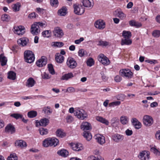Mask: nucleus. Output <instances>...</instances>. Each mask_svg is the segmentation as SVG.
I'll return each instance as SVG.
<instances>
[{
    "instance_id": "nucleus-1",
    "label": "nucleus",
    "mask_w": 160,
    "mask_h": 160,
    "mask_svg": "<svg viewBox=\"0 0 160 160\" xmlns=\"http://www.w3.org/2000/svg\"><path fill=\"white\" fill-rule=\"evenodd\" d=\"M59 140L56 138H48L43 142L42 145L45 147L56 146L59 143Z\"/></svg>"
},
{
    "instance_id": "nucleus-2",
    "label": "nucleus",
    "mask_w": 160,
    "mask_h": 160,
    "mask_svg": "<svg viewBox=\"0 0 160 160\" xmlns=\"http://www.w3.org/2000/svg\"><path fill=\"white\" fill-rule=\"evenodd\" d=\"M24 59L25 62L31 63L34 60L35 56L33 53L30 50H26L24 52Z\"/></svg>"
},
{
    "instance_id": "nucleus-3",
    "label": "nucleus",
    "mask_w": 160,
    "mask_h": 160,
    "mask_svg": "<svg viewBox=\"0 0 160 160\" xmlns=\"http://www.w3.org/2000/svg\"><path fill=\"white\" fill-rule=\"evenodd\" d=\"M74 114L78 118L82 120H83L88 116L87 114L85 111L79 108H75Z\"/></svg>"
},
{
    "instance_id": "nucleus-4",
    "label": "nucleus",
    "mask_w": 160,
    "mask_h": 160,
    "mask_svg": "<svg viewBox=\"0 0 160 160\" xmlns=\"http://www.w3.org/2000/svg\"><path fill=\"white\" fill-rule=\"evenodd\" d=\"M74 12L75 14L81 15L84 13V9L83 7L78 4H75L73 5Z\"/></svg>"
},
{
    "instance_id": "nucleus-5",
    "label": "nucleus",
    "mask_w": 160,
    "mask_h": 160,
    "mask_svg": "<svg viewBox=\"0 0 160 160\" xmlns=\"http://www.w3.org/2000/svg\"><path fill=\"white\" fill-rule=\"evenodd\" d=\"M120 74L123 77L129 79L133 76V73L129 69H123L120 71Z\"/></svg>"
},
{
    "instance_id": "nucleus-6",
    "label": "nucleus",
    "mask_w": 160,
    "mask_h": 160,
    "mask_svg": "<svg viewBox=\"0 0 160 160\" xmlns=\"http://www.w3.org/2000/svg\"><path fill=\"white\" fill-rule=\"evenodd\" d=\"M53 36L56 38H60L64 35L62 30L59 27H56L54 28L53 31Z\"/></svg>"
},
{
    "instance_id": "nucleus-7",
    "label": "nucleus",
    "mask_w": 160,
    "mask_h": 160,
    "mask_svg": "<svg viewBox=\"0 0 160 160\" xmlns=\"http://www.w3.org/2000/svg\"><path fill=\"white\" fill-rule=\"evenodd\" d=\"M66 64L68 68L73 69L76 67L77 63L73 58L69 57L67 59Z\"/></svg>"
},
{
    "instance_id": "nucleus-8",
    "label": "nucleus",
    "mask_w": 160,
    "mask_h": 160,
    "mask_svg": "<svg viewBox=\"0 0 160 160\" xmlns=\"http://www.w3.org/2000/svg\"><path fill=\"white\" fill-rule=\"evenodd\" d=\"M143 122L145 126H150L153 123V119L150 116L145 115L143 117Z\"/></svg>"
},
{
    "instance_id": "nucleus-9",
    "label": "nucleus",
    "mask_w": 160,
    "mask_h": 160,
    "mask_svg": "<svg viewBox=\"0 0 160 160\" xmlns=\"http://www.w3.org/2000/svg\"><path fill=\"white\" fill-rule=\"evenodd\" d=\"M98 61L104 65H108L110 62L109 59L103 54H100L98 57Z\"/></svg>"
},
{
    "instance_id": "nucleus-10",
    "label": "nucleus",
    "mask_w": 160,
    "mask_h": 160,
    "mask_svg": "<svg viewBox=\"0 0 160 160\" xmlns=\"http://www.w3.org/2000/svg\"><path fill=\"white\" fill-rule=\"evenodd\" d=\"M138 158L141 160H149L150 158V154L148 151H142L139 153Z\"/></svg>"
},
{
    "instance_id": "nucleus-11",
    "label": "nucleus",
    "mask_w": 160,
    "mask_h": 160,
    "mask_svg": "<svg viewBox=\"0 0 160 160\" xmlns=\"http://www.w3.org/2000/svg\"><path fill=\"white\" fill-rule=\"evenodd\" d=\"M40 29L39 27L34 23L31 26L30 32L31 33L34 35H37L40 32Z\"/></svg>"
},
{
    "instance_id": "nucleus-12",
    "label": "nucleus",
    "mask_w": 160,
    "mask_h": 160,
    "mask_svg": "<svg viewBox=\"0 0 160 160\" xmlns=\"http://www.w3.org/2000/svg\"><path fill=\"white\" fill-rule=\"evenodd\" d=\"M14 29L15 33L18 35H22L25 32L24 28V27L21 26H15Z\"/></svg>"
},
{
    "instance_id": "nucleus-13",
    "label": "nucleus",
    "mask_w": 160,
    "mask_h": 160,
    "mask_svg": "<svg viewBox=\"0 0 160 160\" xmlns=\"http://www.w3.org/2000/svg\"><path fill=\"white\" fill-rule=\"evenodd\" d=\"M47 61V58L45 57L42 56L41 59H39L36 62V64L38 67H42L46 65Z\"/></svg>"
},
{
    "instance_id": "nucleus-14",
    "label": "nucleus",
    "mask_w": 160,
    "mask_h": 160,
    "mask_svg": "<svg viewBox=\"0 0 160 160\" xmlns=\"http://www.w3.org/2000/svg\"><path fill=\"white\" fill-rule=\"evenodd\" d=\"M49 122V120L48 119L44 118L41 119L39 121H37L36 126L38 127L39 126L45 127L47 126Z\"/></svg>"
},
{
    "instance_id": "nucleus-15",
    "label": "nucleus",
    "mask_w": 160,
    "mask_h": 160,
    "mask_svg": "<svg viewBox=\"0 0 160 160\" xmlns=\"http://www.w3.org/2000/svg\"><path fill=\"white\" fill-rule=\"evenodd\" d=\"M97 142L101 145H102L105 142V137L102 135L97 134L94 136Z\"/></svg>"
},
{
    "instance_id": "nucleus-16",
    "label": "nucleus",
    "mask_w": 160,
    "mask_h": 160,
    "mask_svg": "<svg viewBox=\"0 0 160 160\" xmlns=\"http://www.w3.org/2000/svg\"><path fill=\"white\" fill-rule=\"evenodd\" d=\"M95 27L99 29H103L105 27V24L104 22L101 20L96 21L95 23Z\"/></svg>"
},
{
    "instance_id": "nucleus-17",
    "label": "nucleus",
    "mask_w": 160,
    "mask_h": 160,
    "mask_svg": "<svg viewBox=\"0 0 160 160\" xmlns=\"http://www.w3.org/2000/svg\"><path fill=\"white\" fill-rule=\"evenodd\" d=\"M72 149L76 151H81L83 149L82 144L80 143H72L71 144Z\"/></svg>"
},
{
    "instance_id": "nucleus-18",
    "label": "nucleus",
    "mask_w": 160,
    "mask_h": 160,
    "mask_svg": "<svg viewBox=\"0 0 160 160\" xmlns=\"http://www.w3.org/2000/svg\"><path fill=\"white\" fill-rule=\"evenodd\" d=\"M15 144L16 146L20 147L22 148H26L27 146L26 142L22 140H19L16 141Z\"/></svg>"
},
{
    "instance_id": "nucleus-19",
    "label": "nucleus",
    "mask_w": 160,
    "mask_h": 160,
    "mask_svg": "<svg viewBox=\"0 0 160 160\" xmlns=\"http://www.w3.org/2000/svg\"><path fill=\"white\" fill-rule=\"evenodd\" d=\"M81 128L84 132L91 129L92 127L91 124L88 122H83L81 125Z\"/></svg>"
},
{
    "instance_id": "nucleus-20",
    "label": "nucleus",
    "mask_w": 160,
    "mask_h": 160,
    "mask_svg": "<svg viewBox=\"0 0 160 160\" xmlns=\"http://www.w3.org/2000/svg\"><path fill=\"white\" fill-rule=\"evenodd\" d=\"M112 140L117 142H118L123 140L124 137L123 135L116 133L112 135Z\"/></svg>"
},
{
    "instance_id": "nucleus-21",
    "label": "nucleus",
    "mask_w": 160,
    "mask_h": 160,
    "mask_svg": "<svg viewBox=\"0 0 160 160\" xmlns=\"http://www.w3.org/2000/svg\"><path fill=\"white\" fill-rule=\"evenodd\" d=\"M132 124L137 129H139L141 127L142 124L138 119L135 118H133L131 120Z\"/></svg>"
},
{
    "instance_id": "nucleus-22",
    "label": "nucleus",
    "mask_w": 160,
    "mask_h": 160,
    "mask_svg": "<svg viewBox=\"0 0 160 160\" xmlns=\"http://www.w3.org/2000/svg\"><path fill=\"white\" fill-rule=\"evenodd\" d=\"M28 41L29 40L28 38H22L18 40L17 42L19 46L22 47L26 46Z\"/></svg>"
},
{
    "instance_id": "nucleus-23",
    "label": "nucleus",
    "mask_w": 160,
    "mask_h": 160,
    "mask_svg": "<svg viewBox=\"0 0 160 160\" xmlns=\"http://www.w3.org/2000/svg\"><path fill=\"white\" fill-rule=\"evenodd\" d=\"M5 131L6 132L12 134L15 132V129L14 127L11 124H8L5 127Z\"/></svg>"
},
{
    "instance_id": "nucleus-24",
    "label": "nucleus",
    "mask_w": 160,
    "mask_h": 160,
    "mask_svg": "<svg viewBox=\"0 0 160 160\" xmlns=\"http://www.w3.org/2000/svg\"><path fill=\"white\" fill-rule=\"evenodd\" d=\"M83 5L85 7L92 8L93 6L92 0H82Z\"/></svg>"
},
{
    "instance_id": "nucleus-25",
    "label": "nucleus",
    "mask_w": 160,
    "mask_h": 160,
    "mask_svg": "<svg viewBox=\"0 0 160 160\" xmlns=\"http://www.w3.org/2000/svg\"><path fill=\"white\" fill-rule=\"evenodd\" d=\"M36 82L33 78H29L27 80L26 83V86L28 88L33 87L36 84Z\"/></svg>"
},
{
    "instance_id": "nucleus-26",
    "label": "nucleus",
    "mask_w": 160,
    "mask_h": 160,
    "mask_svg": "<svg viewBox=\"0 0 160 160\" xmlns=\"http://www.w3.org/2000/svg\"><path fill=\"white\" fill-rule=\"evenodd\" d=\"M111 123L112 126L114 127H117L119 123V120L117 117H114L111 120Z\"/></svg>"
},
{
    "instance_id": "nucleus-27",
    "label": "nucleus",
    "mask_w": 160,
    "mask_h": 160,
    "mask_svg": "<svg viewBox=\"0 0 160 160\" xmlns=\"http://www.w3.org/2000/svg\"><path fill=\"white\" fill-rule=\"evenodd\" d=\"M96 119L98 121L106 125H108L109 124L108 121L102 117L97 116L96 117Z\"/></svg>"
},
{
    "instance_id": "nucleus-28",
    "label": "nucleus",
    "mask_w": 160,
    "mask_h": 160,
    "mask_svg": "<svg viewBox=\"0 0 160 160\" xmlns=\"http://www.w3.org/2000/svg\"><path fill=\"white\" fill-rule=\"evenodd\" d=\"M57 153L62 157H66L68 155V152L66 150L63 149L58 151Z\"/></svg>"
},
{
    "instance_id": "nucleus-29",
    "label": "nucleus",
    "mask_w": 160,
    "mask_h": 160,
    "mask_svg": "<svg viewBox=\"0 0 160 160\" xmlns=\"http://www.w3.org/2000/svg\"><path fill=\"white\" fill-rule=\"evenodd\" d=\"M129 24L131 26H134L136 28H139L142 26L141 23L136 22L134 20H132L129 21Z\"/></svg>"
},
{
    "instance_id": "nucleus-30",
    "label": "nucleus",
    "mask_w": 160,
    "mask_h": 160,
    "mask_svg": "<svg viewBox=\"0 0 160 160\" xmlns=\"http://www.w3.org/2000/svg\"><path fill=\"white\" fill-rule=\"evenodd\" d=\"M83 136L88 141H89L92 138L91 133L88 131L84 132Z\"/></svg>"
},
{
    "instance_id": "nucleus-31",
    "label": "nucleus",
    "mask_w": 160,
    "mask_h": 160,
    "mask_svg": "<svg viewBox=\"0 0 160 160\" xmlns=\"http://www.w3.org/2000/svg\"><path fill=\"white\" fill-rule=\"evenodd\" d=\"M67 9L66 7H63L58 11V14L61 16H64L67 13Z\"/></svg>"
},
{
    "instance_id": "nucleus-32",
    "label": "nucleus",
    "mask_w": 160,
    "mask_h": 160,
    "mask_svg": "<svg viewBox=\"0 0 160 160\" xmlns=\"http://www.w3.org/2000/svg\"><path fill=\"white\" fill-rule=\"evenodd\" d=\"M73 77V74L72 73H68V74H65L63 75L61 78V80H67Z\"/></svg>"
},
{
    "instance_id": "nucleus-33",
    "label": "nucleus",
    "mask_w": 160,
    "mask_h": 160,
    "mask_svg": "<svg viewBox=\"0 0 160 160\" xmlns=\"http://www.w3.org/2000/svg\"><path fill=\"white\" fill-rule=\"evenodd\" d=\"M132 43V40L130 39L124 38L122 40L121 45H129L131 44Z\"/></svg>"
},
{
    "instance_id": "nucleus-34",
    "label": "nucleus",
    "mask_w": 160,
    "mask_h": 160,
    "mask_svg": "<svg viewBox=\"0 0 160 160\" xmlns=\"http://www.w3.org/2000/svg\"><path fill=\"white\" fill-rule=\"evenodd\" d=\"M7 61V58L3 54L0 55V62L1 65L3 66L6 65Z\"/></svg>"
},
{
    "instance_id": "nucleus-35",
    "label": "nucleus",
    "mask_w": 160,
    "mask_h": 160,
    "mask_svg": "<svg viewBox=\"0 0 160 160\" xmlns=\"http://www.w3.org/2000/svg\"><path fill=\"white\" fill-rule=\"evenodd\" d=\"M8 78L12 80H14L16 78V73L13 71H10L8 73Z\"/></svg>"
},
{
    "instance_id": "nucleus-36",
    "label": "nucleus",
    "mask_w": 160,
    "mask_h": 160,
    "mask_svg": "<svg viewBox=\"0 0 160 160\" xmlns=\"http://www.w3.org/2000/svg\"><path fill=\"white\" fill-rule=\"evenodd\" d=\"M56 134L57 136L61 138H63L66 136L65 133L62 129H60L57 130L56 132Z\"/></svg>"
},
{
    "instance_id": "nucleus-37",
    "label": "nucleus",
    "mask_w": 160,
    "mask_h": 160,
    "mask_svg": "<svg viewBox=\"0 0 160 160\" xmlns=\"http://www.w3.org/2000/svg\"><path fill=\"white\" fill-rule=\"evenodd\" d=\"M64 59V57L60 54L57 55L55 57L56 61L57 62L60 63H62L63 62Z\"/></svg>"
},
{
    "instance_id": "nucleus-38",
    "label": "nucleus",
    "mask_w": 160,
    "mask_h": 160,
    "mask_svg": "<svg viewBox=\"0 0 160 160\" xmlns=\"http://www.w3.org/2000/svg\"><path fill=\"white\" fill-rule=\"evenodd\" d=\"M42 111L46 114L49 115L52 112V110L50 107H44Z\"/></svg>"
},
{
    "instance_id": "nucleus-39",
    "label": "nucleus",
    "mask_w": 160,
    "mask_h": 160,
    "mask_svg": "<svg viewBox=\"0 0 160 160\" xmlns=\"http://www.w3.org/2000/svg\"><path fill=\"white\" fill-rule=\"evenodd\" d=\"M122 35L124 38L130 39L131 36V33L130 31H123Z\"/></svg>"
},
{
    "instance_id": "nucleus-40",
    "label": "nucleus",
    "mask_w": 160,
    "mask_h": 160,
    "mask_svg": "<svg viewBox=\"0 0 160 160\" xmlns=\"http://www.w3.org/2000/svg\"><path fill=\"white\" fill-rule=\"evenodd\" d=\"M37 112L32 111L28 112V117L32 118L35 117L37 115Z\"/></svg>"
},
{
    "instance_id": "nucleus-41",
    "label": "nucleus",
    "mask_w": 160,
    "mask_h": 160,
    "mask_svg": "<svg viewBox=\"0 0 160 160\" xmlns=\"http://www.w3.org/2000/svg\"><path fill=\"white\" fill-rule=\"evenodd\" d=\"M20 7L21 4L19 2H17L14 4L13 6L12 7L13 11L15 12L19 11Z\"/></svg>"
},
{
    "instance_id": "nucleus-42",
    "label": "nucleus",
    "mask_w": 160,
    "mask_h": 160,
    "mask_svg": "<svg viewBox=\"0 0 160 160\" xmlns=\"http://www.w3.org/2000/svg\"><path fill=\"white\" fill-rule=\"evenodd\" d=\"M120 121L122 124H125L128 122V118L125 116H122L120 118Z\"/></svg>"
},
{
    "instance_id": "nucleus-43",
    "label": "nucleus",
    "mask_w": 160,
    "mask_h": 160,
    "mask_svg": "<svg viewBox=\"0 0 160 160\" xmlns=\"http://www.w3.org/2000/svg\"><path fill=\"white\" fill-rule=\"evenodd\" d=\"M51 32L50 30H46L42 32V35L44 37L49 38L51 35Z\"/></svg>"
},
{
    "instance_id": "nucleus-44",
    "label": "nucleus",
    "mask_w": 160,
    "mask_h": 160,
    "mask_svg": "<svg viewBox=\"0 0 160 160\" xmlns=\"http://www.w3.org/2000/svg\"><path fill=\"white\" fill-rule=\"evenodd\" d=\"M40 133L42 135H46L48 132V130L46 128H42L39 129Z\"/></svg>"
},
{
    "instance_id": "nucleus-45",
    "label": "nucleus",
    "mask_w": 160,
    "mask_h": 160,
    "mask_svg": "<svg viewBox=\"0 0 160 160\" xmlns=\"http://www.w3.org/2000/svg\"><path fill=\"white\" fill-rule=\"evenodd\" d=\"M117 15L118 17H119L122 19H123L126 17V15L124 14L121 11H118Z\"/></svg>"
},
{
    "instance_id": "nucleus-46",
    "label": "nucleus",
    "mask_w": 160,
    "mask_h": 160,
    "mask_svg": "<svg viewBox=\"0 0 160 160\" xmlns=\"http://www.w3.org/2000/svg\"><path fill=\"white\" fill-rule=\"evenodd\" d=\"M102 158L101 156H98L95 157L93 156H91L88 158V160H101Z\"/></svg>"
},
{
    "instance_id": "nucleus-47",
    "label": "nucleus",
    "mask_w": 160,
    "mask_h": 160,
    "mask_svg": "<svg viewBox=\"0 0 160 160\" xmlns=\"http://www.w3.org/2000/svg\"><path fill=\"white\" fill-rule=\"evenodd\" d=\"M151 151L156 155H160V150L157 149L155 147H152L151 148Z\"/></svg>"
},
{
    "instance_id": "nucleus-48",
    "label": "nucleus",
    "mask_w": 160,
    "mask_h": 160,
    "mask_svg": "<svg viewBox=\"0 0 160 160\" xmlns=\"http://www.w3.org/2000/svg\"><path fill=\"white\" fill-rule=\"evenodd\" d=\"M50 4L51 6L54 7H57L58 5V0H50Z\"/></svg>"
},
{
    "instance_id": "nucleus-49",
    "label": "nucleus",
    "mask_w": 160,
    "mask_h": 160,
    "mask_svg": "<svg viewBox=\"0 0 160 160\" xmlns=\"http://www.w3.org/2000/svg\"><path fill=\"white\" fill-rule=\"evenodd\" d=\"M18 157L15 153L11 154L8 158V160H18Z\"/></svg>"
},
{
    "instance_id": "nucleus-50",
    "label": "nucleus",
    "mask_w": 160,
    "mask_h": 160,
    "mask_svg": "<svg viewBox=\"0 0 160 160\" xmlns=\"http://www.w3.org/2000/svg\"><path fill=\"white\" fill-rule=\"evenodd\" d=\"M48 68L49 72L52 75L54 74L55 71L52 64H48Z\"/></svg>"
},
{
    "instance_id": "nucleus-51",
    "label": "nucleus",
    "mask_w": 160,
    "mask_h": 160,
    "mask_svg": "<svg viewBox=\"0 0 160 160\" xmlns=\"http://www.w3.org/2000/svg\"><path fill=\"white\" fill-rule=\"evenodd\" d=\"M11 116L16 119H18L19 118H22V115L19 113H13L11 114Z\"/></svg>"
},
{
    "instance_id": "nucleus-52",
    "label": "nucleus",
    "mask_w": 160,
    "mask_h": 160,
    "mask_svg": "<svg viewBox=\"0 0 160 160\" xmlns=\"http://www.w3.org/2000/svg\"><path fill=\"white\" fill-rule=\"evenodd\" d=\"M1 18L3 21L8 22L10 20V18L8 14H5L2 15Z\"/></svg>"
},
{
    "instance_id": "nucleus-53",
    "label": "nucleus",
    "mask_w": 160,
    "mask_h": 160,
    "mask_svg": "<svg viewBox=\"0 0 160 160\" xmlns=\"http://www.w3.org/2000/svg\"><path fill=\"white\" fill-rule=\"evenodd\" d=\"M87 64L88 66L89 67L92 66L94 64L93 59L92 58H89L87 61Z\"/></svg>"
},
{
    "instance_id": "nucleus-54",
    "label": "nucleus",
    "mask_w": 160,
    "mask_h": 160,
    "mask_svg": "<svg viewBox=\"0 0 160 160\" xmlns=\"http://www.w3.org/2000/svg\"><path fill=\"white\" fill-rule=\"evenodd\" d=\"M75 92V89L73 87H69L66 89V92L69 93H74Z\"/></svg>"
},
{
    "instance_id": "nucleus-55",
    "label": "nucleus",
    "mask_w": 160,
    "mask_h": 160,
    "mask_svg": "<svg viewBox=\"0 0 160 160\" xmlns=\"http://www.w3.org/2000/svg\"><path fill=\"white\" fill-rule=\"evenodd\" d=\"M120 103L121 102L120 101H116L110 103L109 104V106L110 107H114V106H118L120 104Z\"/></svg>"
},
{
    "instance_id": "nucleus-56",
    "label": "nucleus",
    "mask_w": 160,
    "mask_h": 160,
    "mask_svg": "<svg viewBox=\"0 0 160 160\" xmlns=\"http://www.w3.org/2000/svg\"><path fill=\"white\" fill-rule=\"evenodd\" d=\"M152 34L153 36L155 37H158L160 36V31L158 30H154L152 32Z\"/></svg>"
},
{
    "instance_id": "nucleus-57",
    "label": "nucleus",
    "mask_w": 160,
    "mask_h": 160,
    "mask_svg": "<svg viewBox=\"0 0 160 160\" xmlns=\"http://www.w3.org/2000/svg\"><path fill=\"white\" fill-rule=\"evenodd\" d=\"M108 45V42L106 41H100L98 45L103 46H106Z\"/></svg>"
},
{
    "instance_id": "nucleus-58",
    "label": "nucleus",
    "mask_w": 160,
    "mask_h": 160,
    "mask_svg": "<svg viewBox=\"0 0 160 160\" xmlns=\"http://www.w3.org/2000/svg\"><path fill=\"white\" fill-rule=\"evenodd\" d=\"M53 45L55 47L60 48L64 45V43L61 42H54Z\"/></svg>"
},
{
    "instance_id": "nucleus-59",
    "label": "nucleus",
    "mask_w": 160,
    "mask_h": 160,
    "mask_svg": "<svg viewBox=\"0 0 160 160\" xmlns=\"http://www.w3.org/2000/svg\"><path fill=\"white\" fill-rule=\"evenodd\" d=\"M42 78L44 79H48L51 78V76L49 75L48 73H47L46 72H44L42 74Z\"/></svg>"
},
{
    "instance_id": "nucleus-60",
    "label": "nucleus",
    "mask_w": 160,
    "mask_h": 160,
    "mask_svg": "<svg viewBox=\"0 0 160 160\" xmlns=\"http://www.w3.org/2000/svg\"><path fill=\"white\" fill-rule=\"evenodd\" d=\"M34 23L38 26L39 27L40 26L41 27H45L47 26V24L46 23H43L40 22H36Z\"/></svg>"
},
{
    "instance_id": "nucleus-61",
    "label": "nucleus",
    "mask_w": 160,
    "mask_h": 160,
    "mask_svg": "<svg viewBox=\"0 0 160 160\" xmlns=\"http://www.w3.org/2000/svg\"><path fill=\"white\" fill-rule=\"evenodd\" d=\"M66 119L67 122L68 123L71 122L73 120V117L70 115H68L66 118Z\"/></svg>"
},
{
    "instance_id": "nucleus-62",
    "label": "nucleus",
    "mask_w": 160,
    "mask_h": 160,
    "mask_svg": "<svg viewBox=\"0 0 160 160\" xmlns=\"http://www.w3.org/2000/svg\"><path fill=\"white\" fill-rule=\"evenodd\" d=\"M38 15L35 12L32 13L30 14L28 16V18L31 19L36 18Z\"/></svg>"
},
{
    "instance_id": "nucleus-63",
    "label": "nucleus",
    "mask_w": 160,
    "mask_h": 160,
    "mask_svg": "<svg viewBox=\"0 0 160 160\" xmlns=\"http://www.w3.org/2000/svg\"><path fill=\"white\" fill-rule=\"evenodd\" d=\"M85 51L83 49L79 50L78 52V56L80 57H82L84 56L85 54Z\"/></svg>"
},
{
    "instance_id": "nucleus-64",
    "label": "nucleus",
    "mask_w": 160,
    "mask_h": 160,
    "mask_svg": "<svg viewBox=\"0 0 160 160\" xmlns=\"http://www.w3.org/2000/svg\"><path fill=\"white\" fill-rule=\"evenodd\" d=\"M155 136L157 139L160 141V131H158L156 132Z\"/></svg>"
}]
</instances>
